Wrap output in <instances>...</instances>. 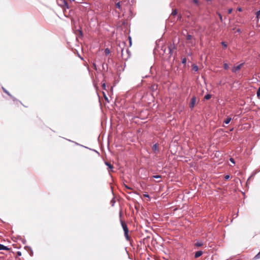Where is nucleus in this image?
I'll return each instance as SVG.
<instances>
[{
    "label": "nucleus",
    "instance_id": "nucleus-1",
    "mask_svg": "<svg viewBox=\"0 0 260 260\" xmlns=\"http://www.w3.org/2000/svg\"><path fill=\"white\" fill-rule=\"evenodd\" d=\"M125 46V43L122 42L121 44H119L118 47L117 48V51L118 53H121V56L123 60H127L131 56V53L128 49L124 50Z\"/></svg>",
    "mask_w": 260,
    "mask_h": 260
},
{
    "label": "nucleus",
    "instance_id": "nucleus-2",
    "mask_svg": "<svg viewBox=\"0 0 260 260\" xmlns=\"http://www.w3.org/2000/svg\"><path fill=\"white\" fill-rule=\"evenodd\" d=\"M168 48L170 56L173 55L174 51L177 49L176 46H175L174 43L172 44H170L168 46Z\"/></svg>",
    "mask_w": 260,
    "mask_h": 260
},
{
    "label": "nucleus",
    "instance_id": "nucleus-3",
    "mask_svg": "<svg viewBox=\"0 0 260 260\" xmlns=\"http://www.w3.org/2000/svg\"><path fill=\"white\" fill-rule=\"evenodd\" d=\"M58 5L63 8L69 9L68 2L66 0H58Z\"/></svg>",
    "mask_w": 260,
    "mask_h": 260
},
{
    "label": "nucleus",
    "instance_id": "nucleus-4",
    "mask_svg": "<svg viewBox=\"0 0 260 260\" xmlns=\"http://www.w3.org/2000/svg\"><path fill=\"white\" fill-rule=\"evenodd\" d=\"M196 103H197V98L196 97V96H193L190 100V102L189 105V108L191 109H192L194 107V106L196 104Z\"/></svg>",
    "mask_w": 260,
    "mask_h": 260
},
{
    "label": "nucleus",
    "instance_id": "nucleus-5",
    "mask_svg": "<svg viewBox=\"0 0 260 260\" xmlns=\"http://www.w3.org/2000/svg\"><path fill=\"white\" fill-rule=\"evenodd\" d=\"M243 66V63H240L237 66H235L232 69V72L233 73H236L237 71L240 70L242 67Z\"/></svg>",
    "mask_w": 260,
    "mask_h": 260
},
{
    "label": "nucleus",
    "instance_id": "nucleus-6",
    "mask_svg": "<svg viewBox=\"0 0 260 260\" xmlns=\"http://www.w3.org/2000/svg\"><path fill=\"white\" fill-rule=\"evenodd\" d=\"M121 223L123 229L124 233H128V230L127 225L124 223H123V222L122 220H121Z\"/></svg>",
    "mask_w": 260,
    "mask_h": 260
},
{
    "label": "nucleus",
    "instance_id": "nucleus-7",
    "mask_svg": "<svg viewBox=\"0 0 260 260\" xmlns=\"http://www.w3.org/2000/svg\"><path fill=\"white\" fill-rule=\"evenodd\" d=\"M3 91L6 93H7L9 96H10L13 100V101H15L16 100V99L13 97L10 93L8 91H7L5 88L3 87Z\"/></svg>",
    "mask_w": 260,
    "mask_h": 260
},
{
    "label": "nucleus",
    "instance_id": "nucleus-8",
    "mask_svg": "<svg viewBox=\"0 0 260 260\" xmlns=\"http://www.w3.org/2000/svg\"><path fill=\"white\" fill-rule=\"evenodd\" d=\"M202 254H203V252L202 251H201V250L198 251L195 253L194 257L198 258V257H200V256H201L202 255Z\"/></svg>",
    "mask_w": 260,
    "mask_h": 260
},
{
    "label": "nucleus",
    "instance_id": "nucleus-9",
    "mask_svg": "<svg viewBox=\"0 0 260 260\" xmlns=\"http://www.w3.org/2000/svg\"><path fill=\"white\" fill-rule=\"evenodd\" d=\"M10 249L7 246L0 244V250H9Z\"/></svg>",
    "mask_w": 260,
    "mask_h": 260
},
{
    "label": "nucleus",
    "instance_id": "nucleus-10",
    "mask_svg": "<svg viewBox=\"0 0 260 260\" xmlns=\"http://www.w3.org/2000/svg\"><path fill=\"white\" fill-rule=\"evenodd\" d=\"M232 120V118L231 117H227L223 121V122L226 124H229L230 121H231Z\"/></svg>",
    "mask_w": 260,
    "mask_h": 260
},
{
    "label": "nucleus",
    "instance_id": "nucleus-11",
    "mask_svg": "<svg viewBox=\"0 0 260 260\" xmlns=\"http://www.w3.org/2000/svg\"><path fill=\"white\" fill-rule=\"evenodd\" d=\"M152 150L154 151H157L158 150V144L157 143L154 144L152 146Z\"/></svg>",
    "mask_w": 260,
    "mask_h": 260
},
{
    "label": "nucleus",
    "instance_id": "nucleus-12",
    "mask_svg": "<svg viewBox=\"0 0 260 260\" xmlns=\"http://www.w3.org/2000/svg\"><path fill=\"white\" fill-rule=\"evenodd\" d=\"M194 245L197 247H201L203 245V242L202 241L197 242L194 244Z\"/></svg>",
    "mask_w": 260,
    "mask_h": 260
},
{
    "label": "nucleus",
    "instance_id": "nucleus-13",
    "mask_svg": "<svg viewBox=\"0 0 260 260\" xmlns=\"http://www.w3.org/2000/svg\"><path fill=\"white\" fill-rule=\"evenodd\" d=\"M105 165H106L107 166H108V167L110 169H113V166H112L111 164H110L109 162L106 161V162H105Z\"/></svg>",
    "mask_w": 260,
    "mask_h": 260
},
{
    "label": "nucleus",
    "instance_id": "nucleus-14",
    "mask_svg": "<svg viewBox=\"0 0 260 260\" xmlns=\"http://www.w3.org/2000/svg\"><path fill=\"white\" fill-rule=\"evenodd\" d=\"M105 53L106 56L108 55L110 53V50L109 48H107L105 49Z\"/></svg>",
    "mask_w": 260,
    "mask_h": 260
},
{
    "label": "nucleus",
    "instance_id": "nucleus-15",
    "mask_svg": "<svg viewBox=\"0 0 260 260\" xmlns=\"http://www.w3.org/2000/svg\"><path fill=\"white\" fill-rule=\"evenodd\" d=\"M211 98V95L210 94H207L204 96V99L206 100H209Z\"/></svg>",
    "mask_w": 260,
    "mask_h": 260
},
{
    "label": "nucleus",
    "instance_id": "nucleus-16",
    "mask_svg": "<svg viewBox=\"0 0 260 260\" xmlns=\"http://www.w3.org/2000/svg\"><path fill=\"white\" fill-rule=\"evenodd\" d=\"M198 67L197 65L193 64L192 66V70L196 72L198 71Z\"/></svg>",
    "mask_w": 260,
    "mask_h": 260
},
{
    "label": "nucleus",
    "instance_id": "nucleus-17",
    "mask_svg": "<svg viewBox=\"0 0 260 260\" xmlns=\"http://www.w3.org/2000/svg\"><path fill=\"white\" fill-rule=\"evenodd\" d=\"M116 8H118L119 10L121 9V5L120 4V2H118L116 4Z\"/></svg>",
    "mask_w": 260,
    "mask_h": 260
},
{
    "label": "nucleus",
    "instance_id": "nucleus-18",
    "mask_svg": "<svg viewBox=\"0 0 260 260\" xmlns=\"http://www.w3.org/2000/svg\"><path fill=\"white\" fill-rule=\"evenodd\" d=\"M177 14V10L175 9V10H173L172 13H171V15H173V16H175Z\"/></svg>",
    "mask_w": 260,
    "mask_h": 260
},
{
    "label": "nucleus",
    "instance_id": "nucleus-19",
    "mask_svg": "<svg viewBox=\"0 0 260 260\" xmlns=\"http://www.w3.org/2000/svg\"><path fill=\"white\" fill-rule=\"evenodd\" d=\"M192 38V36L190 35H187L186 36V40H190Z\"/></svg>",
    "mask_w": 260,
    "mask_h": 260
},
{
    "label": "nucleus",
    "instance_id": "nucleus-20",
    "mask_svg": "<svg viewBox=\"0 0 260 260\" xmlns=\"http://www.w3.org/2000/svg\"><path fill=\"white\" fill-rule=\"evenodd\" d=\"M223 68L225 70H228L229 69V65L226 63H224L223 64Z\"/></svg>",
    "mask_w": 260,
    "mask_h": 260
},
{
    "label": "nucleus",
    "instance_id": "nucleus-21",
    "mask_svg": "<svg viewBox=\"0 0 260 260\" xmlns=\"http://www.w3.org/2000/svg\"><path fill=\"white\" fill-rule=\"evenodd\" d=\"M260 258V251L254 256L255 259H258Z\"/></svg>",
    "mask_w": 260,
    "mask_h": 260
},
{
    "label": "nucleus",
    "instance_id": "nucleus-22",
    "mask_svg": "<svg viewBox=\"0 0 260 260\" xmlns=\"http://www.w3.org/2000/svg\"><path fill=\"white\" fill-rule=\"evenodd\" d=\"M221 45L223 46V47L224 48H226L227 47V44H226L225 42H222L221 43Z\"/></svg>",
    "mask_w": 260,
    "mask_h": 260
},
{
    "label": "nucleus",
    "instance_id": "nucleus-23",
    "mask_svg": "<svg viewBox=\"0 0 260 260\" xmlns=\"http://www.w3.org/2000/svg\"><path fill=\"white\" fill-rule=\"evenodd\" d=\"M257 18H259L260 17V10L257 11L255 13Z\"/></svg>",
    "mask_w": 260,
    "mask_h": 260
},
{
    "label": "nucleus",
    "instance_id": "nucleus-24",
    "mask_svg": "<svg viewBox=\"0 0 260 260\" xmlns=\"http://www.w3.org/2000/svg\"><path fill=\"white\" fill-rule=\"evenodd\" d=\"M115 203V201L114 200V199H113L111 201V204L112 206H114Z\"/></svg>",
    "mask_w": 260,
    "mask_h": 260
},
{
    "label": "nucleus",
    "instance_id": "nucleus-25",
    "mask_svg": "<svg viewBox=\"0 0 260 260\" xmlns=\"http://www.w3.org/2000/svg\"><path fill=\"white\" fill-rule=\"evenodd\" d=\"M230 161L232 163H233V164H235V160H234V159L233 158L231 157V158H230Z\"/></svg>",
    "mask_w": 260,
    "mask_h": 260
},
{
    "label": "nucleus",
    "instance_id": "nucleus-26",
    "mask_svg": "<svg viewBox=\"0 0 260 260\" xmlns=\"http://www.w3.org/2000/svg\"><path fill=\"white\" fill-rule=\"evenodd\" d=\"M29 249L30 250L29 254H30V255L31 256H32L33 255V251H32V249L30 247H29Z\"/></svg>",
    "mask_w": 260,
    "mask_h": 260
},
{
    "label": "nucleus",
    "instance_id": "nucleus-27",
    "mask_svg": "<svg viewBox=\"0 0 260 260\" xmlns=\"http://www.w3.org/2000/svg\"><path fill=\"white\" fill-rule=\"evenodd\" d=\"M153 177L154 178H156V179H158V178H161V176L160 175H154L153 176Z\"/></svg>",
    "mask_w": 260,
    "mask_h": 260
},
{
    "label": "nucleus",
    "instance_id": "nucleus-28",
    "mask_svg": "<svg viewBox=\"0 0 260 260\" xmlns=\"http://www.w3.org/2000/svg\"><path fill=\"white\" fill-rule=\"evenodd\" d=\"M84 0H76V2L78 4H82Z\"/></svg>",
    "mask_w": 260,
    "mask_h": 260
},
{
    "label": "nucleus",
    "instance_id": "nucleus-29",
    "mask_svg": "<svg viewBox=\"0 0 260 260\" xmlns=\"http://www.w3.org/2000/svg\"><path fill=\"white\" fill-rule=\"evenodd\" d=\"M230 175H225V176H224V179H225V180H228V179L230 178Z\"/></svg>",
    "mask_w": 260,
    "mask_h": 260
},
{
    "label": "nucleus",
    "instance_id": "nucleus-30",
    "mask_svg": "<svg viewBox=\"0 0 260 260\" xmlns=\"http://www.w3.org/2000/svg\"><path fill=\"white\" fill-rule=\"evenodd\" d=\"M124 236H125V237L126 238V239L127 240H128V233H124Z\"/></svg>",
    "mask_w": 260,
    "mask_h": 260
},
{
    "label": "nucleus",
    "instance_id": "nucleus-31",
    "mask_svg": "<svg viewBox=\"0 0 260 260\" xmlns=\"http://www.w3.org/2000/svg\"><path fill=\"white\" fill-rule=\"evenodd\" d=\"M218 16H219V17L220 18V21H222V17L221 14H220V13H218Z\"/></svg>",
    "mask_w": 260,
    "mask_h": 260
},
{
    "label": "nucleus",
    "instance_id": "nucleus-32",
    "mask_svg": "<svg viewBox=\"0 0 260 260\" xmlns=\"http://www.w3.org/2000/svg\"><path fill=\"white\" fill-rule=\"evenodd\" d=\"M93 68L94 70H97L96 65L94 62L93 63Z\"/></svg>",
    "mask_w": 260,
    "mask_h": 260
},
{
    "label": "nucleus",
    "instance_id": "nucleus-33",
    "mask_svg": "<svg viewBox=\"0 0 260 260\" xmlns=\"http://www.w3.org/2000/svg\"><path fill=\"white\" fill-rule=\"evenodd\" d=\"M102 87H103V89H106V83H104L102 84Z\"/></svg>",
    "mask_w": 260,
    "mask_h": 260
},
{
    "label": "nucleus",
    "instance_id": "nucleus-34",
    "mask_svg": "<svg viewBox=\"0 0 260 260\" xmlns=\"http://www.w3.org/2000/svg\"><path fill=\"white\" fill-rule=\"evenodd\" d=\"M256 94L257 96L260 95V88L257 91Z\"/></svg>",
    "mask_w": 260,
    "mask_h": 260
},
{
    "label": "nucleus",
    "instance_id": "nucleus-35",
    "mask_svg": "<svg viewBox=\"0 0 260 260\" xmlns=\"http://www.w3.org/2000/svg\"><path fill=\"white\" fill-rule=\"evenodd\" d=\"M233 9H229L228 11V14H231L232 12Z\"/></svg>",
    "mask_w": 260,
    "mask_h": 260
},
{
    "label": "nucleus",
    "instance_id": "nucleus-36",
    "mask_svg": "<svg viewBox=\"0 0 260 260\" xmlns=\"http://www.w3.org/2000/svg\"><path fill=\"white\" fill-rule=\"evenodd\" d=\"M182 63H185L186 62V59L185 58H184L182 59Z\"/></svg>",
    "mask_w": 260,
    "mask_h": 260
},
{
    "label": "nucleus",
    "instance_id": "nucleus-37",
    "mask_svg": "<svg viewBox=\"0 0 260 260\" xmlns=\"http://www.w3.org/2000/svg\"><path fill=\"white\" fill-rule=\"evenodd\" d=\"M17 254L18 256H21V252L20 251H18L17 252Z\"/></svg>",
    "mask_w": 260,
    "mask_h": 260
},
{
    "label": "nucleus",
    "instance_id": "nucleus-38",
    "mask_svg": "<svg viewBox=\"0 0 260 260\" xmlns=\"http://www.w3.org/2000/svg\"><path fill=\"white\" fill-rule=\"evenodd\" d=\"M144 196L145 198H149V194H144Z\"/></svg>",
    "mask_w": 260,
    "mask_h": 260
},
{
    "label": "nucleus",
    "instance_id": "nucleus-39",
    "mask_svg": "<svg viewBox=\"0 0 260 260\" xmlns=\"http://www.w3.org/2000/svg\"><path fill=\"white\" fill-rule=\"evenodd\" d=\"M193 2L196 4H198V0H193Z\"/></svg>",
    "mask_w": 260,
    "mask_h": 260
},
{
    "label": "nucleus",
    "instance_id": "nucleus-40",
    "mask_svg": "<svg viewBox=\"0 0 260 260\" xmlns=\"http://www.w3.org/2000/svg\"><path fill=\"white\" fill-rule=\"evenodd\" d=\"M238 10L239 11H242V8H239L238 9Z\"/></svg>",
    "mask_w": 260,
    "mask_h": 260
},
{
    "label": "nucleus",
    "instance_id": "nucleus-41",
    "mask_svg": "<svg viewBox=\"0 0 260 260\" xmlns=\"http://www.w3.org/2000/svg\"><path fill=\"white\" fill-rule=\"evenodd\" d=\"M237 32H241V30H240V29H238L237 30Z\"/></svg>",
    "mask_w": 260,
    "mask_h": 260
},
{
    "label": "nucleus",
    "instance_id": "nucleus-42",
    "mask_svg": "<svg viewBox=\"0 0 260 260\" xmlns=\"http://www.w3.org/2000/svg\"><path fill=\"white\" fill-rule=\"evenodd\" d=\"M129 43H130V45H131L132 43H131V37H129Z\"/></svg>",
    "mask_w": 260,
    "mask_h": 260
},
{
    "label": "nucleus",
    "instance_id": "nucleus-43",
    "mask_svg": "<svg viewBox=\"0 0 260 260\" xmlns=\"http://www.w3.org/2000/svg\"><path fill=\"white\" fill-rule=\"evenodd\" d=\"M125 187L128 189H131L130 187H128L127 186H125Z\"/></svg>",
    "mask_w": 260,
    "mask_h": 260
},
{
    "label": "nucleus",
    "instance_id": "nucleus-44",
    "mask_svg": "<svg viewBox=\"0 0 260 260\" xmlns=\"http://www.w3.org/2000/svg\"><path fill=\"white\" fill-rule=\"evenodd\" d=\"M79 32H80V34L81 35H82V31H81V30H80V31H79Z\"/></svg>",
    "mask_w": 260,
    "mask_h": 260
},
{
    "label": "nucleus",
    "instance_id": "nucleus-45",
    "mask_svg": "<svg viewBox=\"0 0 260 260\" xmlns=\"http://www.w3.org/2000/svg\"><path fill=\"white\" fill-rule=\"evenodd\" d=\"M105 99L106 100L108 101V98L106 96H105Z\"/></svg>",
    "mask_w": 260,
    "mask_h": 260
},
{
    "label": "nucleus",
    "instance_id": "nucleus-46",
    "mask_svg": "<svg viewBox=\"0 0 260 260\" xmlns=\"http://www.w3.org/2000/svg\"><path fill=\"white\" fill-rule=\"evenodd\" d=\"M25 242H26V241H25V240H23V241H22V242H23L24 244L25 243Z\"/></svg>",
    "mask_w": 260,
    "mask_h": 260
},
{
    "label": "nucleus",
    "instance_id": "nucleus-47",
    "mask_svg": "<svg viewBox=\"0 0 260 260\" xmlns=\"http://www.w3.org/2000/svg\"><path fill=\"white\" fill-rule=\"evenodd\" d=\"M71 2H74L75 0H70Z\"/></svg>",
    "mask_w": 260,
    "mask_h": 260
},
{
    "label": "nucleus",
    "instance_id": "nucleus-48",
    "mask_svg": "<svg viewBox=\"0 0 260 260\" xmlns=\"http://www.w3.org/2000/svg\"><path fill=\"white\" fill-rule=\"evenodd\" d=\"M207 1H211V0H206Z\"/></svg>",
    "mask_w": 260,
    "mask_h": 260
}]
</instances>
